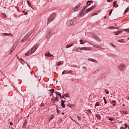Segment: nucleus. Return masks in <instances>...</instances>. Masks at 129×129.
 Here are the masks:
<instances>
[{"mask_svg": "<svg viewBox=\"0 0 129 129\" xmlns=\"http://www.w3.org/2000/svg\"><path fill=\"white\" fill-rule=\"evenodd\" d=\"M77 23V18L76 17H75L74 19L72 20H69L67 24L68 25V26H73V25H76Z\"/></svg>", "mask_w": 129, "mask_h": 129, "instance_id": "1", "label": "nucleus"}, {"mask_svg": "<svg viewBox=\"0 0 129 129\" xmlns=\"http://www.w3.org/2000/svg\"><path fill=\"white\" fill-rule=\"evenodd\" d=\"M56 18V13H52L49 16L47 20V24H50Z\"/></svg>", "mask_w": 129, "mask_h": 129, "instance_id": "2", "label": "nucleus"}, {"mask_svg": "<svg viewBox=\"0 0 129 129\" xmlns=\"http://www.w3.org/2000/svg\"><path fill=\"white\" fill-rule=\"evenodd\" d=\"M117 68L119 71H121V72H123L125 69V63H121L118 66Z\"/></svg>", "mask_w": 129, "mask_h": 129, "instance_id": "3", "label": "nucleus"}, {"mask_svg": "<svg viewBox=\"0 0 129 129\" xmlns=\"http://www.w3.org/2000/svg\"><path fill=\"white\" fill-rule=\"evenodd\" d=\"M96 7V6H92L91 8L88 9L87 10H86V12H84L83 13V16H85V15H86V14L89 13V12H91V11H92V10H93V9H95V8Z\"/></svg>", "mask_w": 129, "mask_h": 129, "instance_id": "4", "label": "nucleus"}, {"mask_svg": "<svg viewBox=\"0 0 129 129\" xmlns=\"http://www.w3.org/2000/svg\"><path fill=\"white\" fill-rule=\"evenodd\" d=\"M82 6V4L79 3L78 5L76 6V8H74L73 10L74 12H77V11H79V10L80 9V7Z\"/></svg>", "mask_w": 129, "mask_h": 129, "instance_id": "5", "label": "nucleus"}, {"mask_svg": "<svg viewBox=\"0 0 129 129\" xmlns=\"http://www.w3.org/2000/svg\"><path fill=\"white\" fill-rule=\"evenodd\" d=\"M52 36V29H49L46 34V38H50Z\"/></svg>", "mask_w": 129, "mask_h": 129, "instance_id": "6", "label": "nucleus"}, {"mask_svg": "<svg viewBox=\"0 0 129 129\" xmlns=\"http://www.w3.org/2000/svg\"><path fill=\"white\" fill-rule=\"evenodd\" d=\"M39 47V44H37L35 45H34L33 48H32L31 51L32 53H35V51L38 49Z\"/></svg>", "mask_w": 129, "mask_h": 129, "instance_id": "7", "label": "nucleus"}, {"mask_svg": "<svg viewBox=\"0 0 129 129\" xmlns=\"http://www.w3.org/2000/svg\"><path fill=\"white\" fill-rule=\"evenodd\" d=\"M80 50H83L84 51H91L92 49L91 47H83L80 48Z\"/></svg>", "mask_w": 129, "mask_h": 129, "instance_id": "8", "label": "nucleus"}, {"mask_svg": "<svg viewBox=\"0 0 129 129\" xmlns=\"http://www.w3.org/2000/svg\"><path fill=\"white\" fill-rule=\"evenodd\" d=\"M33 54V52L31 51V50H29L25 54V56L27 57L30 56V55H32Z\"/></svg>", "mask_w": 129, "mask_h": 129, "instance_id": "9", "label": "nucleus"}, {"mask_svg": "<svg viewBox=\"0 0 129 129\" xmlns=\"http://www.w3.org/2000/svg\"><path fill=\"white\" fill-rule=\"evenodd\" d=\"M61 105L63 108H65L66 107V106L65 105V101L61 100Z\"/></svg>", "mask_w": 129, "mask_h": 129, "instance_id": "10", "label": "nucleus"}, {"mask_svg": "<svg viewBox=\"0 0 129 129\" xmlns=\"http://www.w3.org/2000/svg\"><path fill=\"white\" fill-rule=\"evenodd\" d=\"M34 32H35L34 30H31V31H30L28 33V34L26 35H27V37H28V38H29V37H30V36H31V35H32V34L33 33H34Z\"/></svg>", "mask_w": 129, "mask_h": 129, "instance_id": "11", "label": "nucleus"}, {"mask_svg": "<svg viewBox=\"0 0 129 129\" xmlns=\"http://www.w3.org/2000/svg\"><path fill=\"white\" fill-rule=\"evenodd\" d=\"M29 37L27 36V35L22 38V42H26L27 41V39H28Z\"/></svg>", "mask_w": 129, "mask_h": 129, "instance_id": "12", "label": "nucleus"}, {"mask_svg": "<svg viewBox=\"0 0 129 129\" xmlns=\"http://www.w3.org/2000/svg\"><path fill=\"white\" fill-rule=\"evenodd\" d=\"M45 56H47V57H54V55H53V54H51V53H50V52L46 53Z\"/></svg>", "mask_w": 129, "mask_h": 129, "instance_id": "13", "label": "nucleus"}, {"mask_svg": "<svg viewBox=\"0 0 129 129\" xmlns=\"http://www.w3.org/2000/svg\"><path fill=\"white\" fill-rule=\"evenodd\" d=\"M27 123H28V120H25L22 127L26 128V125H27Z\"/></svg>", "mask_w": 129, "mask_h": 129, "instance_id": "14", "label": "nucleus"}, {"mask_svg": "<svg viewBox=\"0 0 129 129\" xmlns=\"http://www.w3.org/2000/svg\"><path fill=\"white\" fill-rule=\"evenodd\" d=\"M108 29H109V30H113V29H118V27H113V26H110V27H108Z\"/></svg>", "mask_w": 129, "mask_h": 129, "instance_id": "15", "label": "nucleus"}, {"mask_svg": "<svg viewBox=\"0 0 129 129\" xmlns=\"http://www.w3.org/2000/svg\"><path fill=\"white\" fill-rule=\"evenodd\" d=\"M122 30L121 31H117V32H114L113 33H115V35L116 36H117V35H120V34H121V33H122Z\"/></svg>", "mask_w": 129, "mask_h": 129, "instance_id": "16", "label": "nucleus"}, {"mask_svg": "<svg viewBox=\"0 0 129 129\" xmlns=\"http://www.w3.org/2000/svg\"><path fill=\"white\" fill-rule=\"evenodd\" d=\"M54 105H55V106L56 107L57 113H58V114L60 113V112H61V111H60V110H59V108H58V105H56V104H54Z\"/></svg>", "mask_w": 129, "mask_h": 129, "instance_id": "17", "label": "nucleus"}, {"mask_svg": "<svg viewBox=\"0 0 129 129\" xmlns=\"http://www.w3.org/2000/svg\"><path fill=\"white\" fill-rule=\"evenodd\" d=\"M89 61H91L92 62H94L95 63H98V61H97L96 60L93 59V58H90L88 59Z\"/></svg>", "mask_w": 129, "mask_h": 129, "instance_id": "18", "label": "nucleus"}, {"mask_svg": "<svg viewBox=\"0 0 129 129\" xmlns=\"http://www.w3.org/2000/svg\"><path fill=\"white\" fill-rule=\"evenodd\" d=\"M96 117H97V119H99V120H100V119H101V116H100V115L99 114H96Z\"/></svg>", "mask_w": 129, "mask_h": 129, "instance_id": "19", "label": "nucleus"}, {"mask_svg": "<svg viewBox=\"0 0 129 129\" xmlns=\"http://www.w3.org/2000/svg\"><path fill=\"white\" fill-rule=\"evenodd\" d=\"M74 45V42H73L72 44H68L66 46V48H68L72 47Z\"/></svg>", "mask_w": 129, "mask_h": 129, "instance_id": "20", "label": "nucleus"}, {"mask_svg": "<svg viewBox=\"0 0 129 129\" xmlns=\"http://www.w3.org/2000/svg\"><path fill=\"white\" fill-rule=\"evenodd\" d=\"M115 103H116V101L115 100H112L111 101V104H112L113 106H115Z\"/></svg>", "mask_w": 129, "mask_h": 129, "instance_id": "21", "label": "nucleus"}, {"mask_svg": "<svg viewBox=\"0 0 129 129\" xmlns=\"http://www.w3.org/2000/svg\"><path fill=\"white\" fill-rule=\"evenodd\" d=\"M116 1H115L113 3V6L114 8H118V5H116Z\"/></svg>", "mask_w": 129, "mask_h": 129, "instance_id": "22", "label": "nucleus"}, {"mask_svg": "<svg viewBox=\"0 0 129 129\" xmlns=\"http://www.w3.org/2000/svg\"><path fill=\"white\" fill-rule=\"evenodd\" d=\"M94 47H95V48H97L98 49H102V48H101V46H100L98 45H94Z\"/></svg>", "mask_w": 129, "mask_h": 129, "instance_id": "23", "label": "nucleus"}, {"mask_svg": "<svg viewBox=\"0 0 129 129\" xmlns=\"http://www.w3.org/2000/svg\"><path fill=\"white\" fill-rule=\"evenodd\" d=\"M84 11V10H83V9L82 10V11H81L80 12V14H79V16H80L81 17H83V12Z\"/></svg>", "mask_w": 129, "mask_h": 129, "instance_id": "24", "label": "nucleus"}, {"mask_svg": "<svg viewBox=\"0 0 129 129\" xmlns=\"http://www.w3.org/2000/svg\"><path fill=\"white\" fill-rule=\"evenodd\" d=\"M95 39H96V41H98V42H101V39L97 36H95Z\"/></svg>", "mask_w": 129, "mask_h": 129, "instance_id": "25", "label": "nucleus"}, {"mask_svg": "<svg viewBox=\"0 0 129 129\" xmlns=\"http://www.w3.org/2000/svg\"><path fill=\"white\" fill-rule=\"evenodd\" d=\"M99 105H100V104L99 103V102H96L95 103V108H96V109H97L98 108H96L97 106H99Z\"/></svg>", "mask_w": 129, "mask_h": 129, "instance_id": "26", "label": "nucleus"}, {"mask_svg": "<svg viewBox=\"0 0 129 129\" xmlns=\"http://www.w3.org/2000/svg\"><path fill=\"white\" fill-rule=\"evenodd\" d=\"M123 113V114H128L129 112L127 111H121Z\"/></svg>", "mask_w": 129, "mask_h": 129, "instance_id": "27", "label": "nucleus"}, {"mask_svg": "<svg viewBox=\"0 0 129 129\" xmlns=\"http://www.w3.org/2000/svg\"><path fill=\"white\" fill-rule=\"evenodd\" d=\"M27 3L29 7L32 8V5H31V3L30 2V1H29V0H27Z\"/></svg>", "mask_w": 129, "mask_h": 129, "instance_id": "28", "label": "nucleus"}, {"mask_svg": "<svg viewBox=\"0 0 129 129\" xmlns=\"http://www.w3.org/2000/svg\"><path fill=\"white\" fill-rule=\"evenodd\" d=\"M20 61H21V63L23 64V65H25V60H24V59H23V58H21L20 59Z\"/></svg>", "mask_w": 129, "mask_h": 129, "instance_id": "29", "label": "nucleus"}, {"mask_svg": "<svg viewBox=\"0 0 129 129\" xmlns=\"http://www.w3.org/2000/svg\"><path fill=\"white\" fill-rule=\"evenodd\" d=\"M80 42L82 45H83V44H85V41H83L82 39L80 40Z\"/></svg>", "mask_w": 129, "mask_h": 129, "instance_id": "30", "label": "nucleus"}, {"mask_svg": "<svg viewBox=\"0 0 129 129\" xmlns=\"http://www.w3.org/2000/svg\"><path fill=\"white\" fill-rule=\"evenodd\" d=\"M103 100L104 101L105 104H106L107 103V101L106 100V98H105V97H103Z\"/></svg>", "mask_w": 129, "mask_h": 129, "instance_id": "31", "label": "nucleus"}, {"mask_svg": "<svg viewBox=\"0 0 129 129\" xmlns=\"http://www.w3.org/2000/svg\"><path fill=\"white\" fill-rule=\"evenodd\" d=\"M62 63H63V61H59L57 63V66H60V65H62Z\"/></svg>", "mask_w": 129, "mask_h": 129, "instance_id": "32", "label": "nucleus"}, {"mask_svg": "<svg viewBox=\"0 0 129 129\" xmlns=\"http://www.w3.org/2000/svg\"><path fill=\"white\" fill-rule=\"evenodd\" d=\"M106 55L109 57H112V56H113V54L112 53H107Z\"/></svg>", "mask_w": 129, "mask_h": 129, "instance_id": "33", "label": "nucleus"}, {"mask_svg": "<svg viewBox=\"0 0 129 129\" xmlns=\"http://www.w3.org/2000/svg\"><path fill=\"white\" fill-rule=\"evenodd\" d=\"M48 91H50L51 92V93H53L55 91V89H51L50 90H49Z\"/></svg>", "mask_w": 129, "mask_h": 129, "instance_id": "34", "label": "nucleus"}, {"mask_svg": "<svg viewBox=\"0 0 129 129\" xmlns=\"http://www.w3.org/2000/svg\"><path fill=\"white\" fill-rule=\"evenodd\" d=\"M55 93L56 95H58V96H61V93H60L59 92H55Z\"/></svg>", "mask_w": 129, "mask_h": 129, "instance_id": "35", "label": "nucleus"}, {"mask_svg": "<svg viewBox=\"0 0 129 129\" xmlns=\"http://www.w3.org/2000/svg\"><path fill=\"white\" fill-rule=\"evenodd\" d=\"M123 31H124V32H127V33H129V28H128V29H123Z\"/></svg>", "mask_w": 129, "mask_h": 129, "instance_id": "36", "label": "nucleus"}, {"mask_svg": "<svg viewBox=\"0 0 129 129\" xmlns=\"http://www.w3.org/2000/svg\"><path fill=\"white\" fill-rule=\"evenodd\" d=\"M128 11H129V7L127 8H126V9H125V12H124V15H125L126 13H127V12H128Z\"/></svg>", "mask_w": 129, "mask_h": 129, "instance_id": "37", "label": "nucleus"}, {"mask_svg": "<svg viewBox=\"0 0 129 129\" xmlns=\"http://www.w3.org/2000/svg\"><path fill=\"white\" fill-rule=\"evenodd\" d=\"M14 50H15V48H12L11 49V50H10V54H11L12 53H13Z\"/></svg>", "mask_w": 129, "mask_h": 129, "instance_id": "38", "label": "nucleus"}, {"mask_svg": "<svg viewBox=\"0 0 129 129\" xmlns=\"http://www.w3.org/2000/svg\"><path fill=\"white\" fill-rule=\"evenodd\" d=\"M65 97L69 98L70 97V96L69 95V94L67 93L66 95H64Z\"/></svg>", "mask_w": 129, "mask_h": 129, "instance_id": "39", "label": "nucleus"}, {"mask_svg": "<svg viewBox=\"0 0 129 129\" xmlns=\"http://www.w3.org/2000/svg\"><path fill=\"white\" fill-rule=\"evenodd\" d=\"M59 97H56L54 99L55 101H59Z\"/></svg>", "mask_w": 129, "mask_h": 129, "instance_id": "40", "label": "nucleus"}, {"mask_svg": "<svg viewBox=\"0 0 129 129\" xmlns=\"http://www.w3.org/2000/svg\"><path fill=\"white\" fill-rule=\"evenodd\" d=\"M112 11H113V9H112L109 11V16H111V14H112Z\"/></svg>", "mask_w": 129, "mask_h": 129, "instance_id": "41", "label": "nucleus"}, {"mask_svg": "<svg viewBox=\"0 0 129 129\" xmlns=\"http://www.w3.org/2000/svg\"><path fill=\"white\" fill-rule=\"evenodd\" d=\"M67 71L66 70H64L63 72L62 73V75H63V74H67Z\"/></svg>", "mask_w": 129, "mask_h": 129, "instance_id": "42", "label": "nucleus"}, {"mask_svg": "<svg viewBox=\"0 0 129 129\" xmlns=\"http://www.w3.org/2000/svg\"><path fill=\"white\" fill-rule=\"evenodd\" d=\"M71 67H74V68H78V67H77V66H76L75 64H73V65H71Z\"/></svg>", "mask_w": 129, "mask_h": 129, "instance_id": "43", "label": "nucleus"}, {"mask_svg": "<svg viewBox=\"0 0 129 129\" xmlns=\"http://www.w3.org/2000/svg\"><path fill=\"white\" fill-rule=\"evenodd\" d=\"M110 45L111 46H112V47H113L114 48H116V46L114 45L113 43H111Z\"/></svg>", "mask_w": 129, "mask_h": 129, "instance_id": "44", "label": "nucleus"}, {"mask_svg": "<svg viewBox=\"0 0 129 129\" xmlns=\"http://www.w3.org/2000/svg\"><path fill=\"white\" fill-rule=\"evenodd\" d=\"M122 40L123 39H121V40L120 39H118L117 40V42H119V43H123V41H122Z\"/></svg>", "mask_w": 129, "mask_h": 129, "instance_id": "45", "label": "nucleus"}, {"mask_svg": "<svg viewBox=\"0 0 129 129\" xmlns=\"http://www.w3.org/2000/svg\"><path fill=\"white\" fill-rule=\"evenodd\" d=\"M109 120H111V121H112V120H113L114 119V118H112V117H110L108 118Z\"/></svg>", "mask_w": 129, "mask_h": 129, "instance_id": "46", "label": "nucleus"}, {"mask_svg": "<svg viewBox=\"0 0 129 129\" xmlns=\"http://www.w3.org/2000/svg\"><path fill=\"white\" fill-rule=\"evenodd\" d=\"M124 125H125V128H126V127H128H128H129V125H127V123H125V124H124Z\"/></svg>", "mask_w": 129, "mask_h": 129, "instance_id": "47", "label": "nucleus"}, {"mask_svg": "<svg viewBox=\"0 0 129 129\" xmlns=\"http://www.w3.org/2000/svg\"><path fill=\"white\" fill-rule=\"evenodd\" d=\"M3 16L4 18H7V15L5 13H3Z\"/></svg>", "mask_w": 129, "mask_h": 129, "instance_id": "48", "label": "nucleus"}, {"mask_svg": "<svg viewBox=\"0 0 129 129\" xmlns=\"http://www.w3.org/2000/svg\"><path fill=\"white\" fill-rule=\"evenodd\" d=\"M44 103L43 102H42V103H41V104H40V106H41V107H43V106H44Z\"/></svg>", "mask_w": 129, "mask_h": 129, "instance_id": "49", "label": "nucleus"}, {"mask_svg": "<svg viewBox=\"0 0 129 129\" xmlns=\"http://www.w3.org/2000/svg\"><path fill=\"white\" fill-rule=\"evenodd\" d=\"M71 73H72V71H69L67 73V74H70Z\"/></svg>", "mask_w": 129, "mask_h": 129, "instance_id": "50", "label": "nucleus"}, {"mask_svg": "<svg viewBox=\"0 0 129 129\" xmlns=\"http://www.w3.org/2000/svg\"><path fill=\"white\" fill-rule=\"evenodd\" d=\"M93 3V1H87V4Z\"/></svg>", "mask_w": 129, "mask_h": 129, "instance_id": "51", "label": "nucleus"}, {"mask_svg": "<svg viewBox=\"0 0 129 129\" xmlns=\"http://www.w3.org/2000/svg\"><path fill=\"white\" fill-rule=\"evenodd\" d=\"M4 34H5L6 36H9L11 35V33H10L9 34L7 33H4Z\"/></svg>", "mask_w": 129, "mask_h": 129, "instance_id": "52", "label": "nucleus"}, {"mask_svg": "<svg viewBox=\"0 0 129 129\" xmlns=\"http://www.w3.org/2000/svg\"><path fill=\"white\" fill-rule=\"evenodd\" d=\"M77 117H78V119H79V120H81V117L78 116Z\"/></svg>", "mask_w": 129, "mask_h": 129, "instance_id": "53", "label": "nucleus"}, {"mask_svg": "<svg viewBox=\"0 0 129 129\" xmlns=\"http://www.w3.org/2000/svg\"><path fill=\"white\" fill-rule=\"evenodd\" d=\"M87 111H89V112H90V113H92V112L89 109L87 110Z\"/></svg>", "mask_w": 129, "mask_h": 129, "instance_id": "54", "label": "nucleus"}, {"mask_svg": "<svg viewBox=\"0 0 129 129\" xmlns=\"http://www.w3.org/2000/svg\"><path fill=\"white\" fill-rule=\"evenodd\" d=\"M112 1L113 0H107V3H111V2H112Z\"/></svg>", "mask_w": 129, "mask_h": 129, "instance_id": "55", "label": "nucleus"}, {"mask_svg": "<svg viewBox=\"0 0 129 129\" xmlns=\"http://www.w3.org/2000/svg\"><path fill=\"white\" fill-rule=\"evenodd\" d=\"M87 8V6H86L85 7L83 8L82 9V10H83V11H85V9H86Z\"/></svg>", "mask_w": 129, "mask_h": 129, "instance_id": "56", "label": "nucleus"}, {"mask_svg": "<svg viewBox=\"0 0 129 129\" xmlns=\"http://www.w3.org/2000/svg\"><path fill=\"white\" fill-rule=\"evenodd\" d=\"M69 106H70V107H72V106H73V105H72V104H69Z\"/></svg>", "mask_w": 129, "mask_h": 129, "instance_id": "57", "label": "nucleus"}, {"mask_svg": "<svg viewBox=\"0 0 129 129\" xmlns=\"http://www.w3.org/2000/svg\"><path fill=\"white\" fill-rule=\"evenodd\" d=\"M53 118H54V115H52V117L51 118H50V120H52V119H53Z\"/></svg>", "mask_w": 129, "mask_h": 129, "instance_id": "58", "label": "nucleus"}, {"mask_svg": "<svg viewBox=\"0 0 129 129\" xmlns=\"http://www.w3.org/2000/svg\"><path fill=\"white\" fill-rule=\"evenodd\" d=\"M99 23H100V20L97 21L96 24H99Z\"/></svg>", "mask_w": 129, "mask_h": 129, "instance_id": "59", "label": "nucleus"}, {"mask_svg": "<svg viewBox=\"0 0 129 129\" xmlns=\"http://www.w3.org/2000/svg\"><path fill=\"white\" fill-rule=\"evenodd\" d=\"M106 93L107 94H109V91H106Z\"/></svg>", "mask_w": 129, "mask_h": 129, "instance_id": "60", "label": "nucleus"}, {"mask_svg": "<svg viewBox=\"0 0 129 129\" xmlns=\"http://www.w3.org/2000/svg\"><path fill=\"white\" fill-rule=\"evenodd\" d=\"M76 52H79V49H78V48L76 49Z\"/></svg>", "mask_w": 129, "mask_h": 129, "instance_id": "61", "label": "nucleus"}, {"mask_svg": "<svg viewBox=\"0 0 129 129\" xmlns=\"http://www.w3.org/2000/svg\"><path fill=\"white\" fill-rule=\"evenodd\" d=\"M90 5H91L90 3H88V4H87V5L88 6H90Z\"/></svg>", "mask_w": 129, "mask_h": 129, "instance_id": "62", "label": "nucleus"}, {"mask_svg": "<svg viewBox=\"0 0 129 129\" xmlns=\"http://www.w3.org/2000/svg\"><path fill=\"white\" fill-rule=\"evenodd\" d=\"M16 9H17V10H18V11L19 12H20V9H19V8H18V7H16Z\"/></svg>", "mask_w": 129, "mask_h": 129, "instance_id": "63", "label": "nucleus"}, {"mask_svg": "<svg viewBox=\"0 0 129 129\" xmlns=\"http://www.w3.org/2000/svg\"><path fill=\"white\" fill-rule=\"evenodd\" d=\"M126 128V127H120V129H125Z\"/></svg>", "mask_w": 129, "mask_h": 129, "instance_id": "64", "label": "nucleus"}]
</instances>
